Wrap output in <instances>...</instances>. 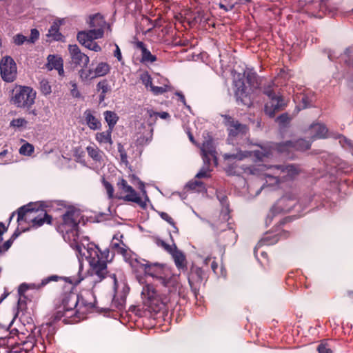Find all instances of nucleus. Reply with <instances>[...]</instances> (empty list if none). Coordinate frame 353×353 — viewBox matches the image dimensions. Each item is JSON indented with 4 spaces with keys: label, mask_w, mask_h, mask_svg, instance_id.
Listing matches in <instances>:
<instances>
[{
    "label": "nucleus",
    "mask_w": 353,
    "mask_h": 353,
    "mask_svg": "<svg viewBox=\"0 0 353 353\" xmlns=\"http://www.w3.org/2000/svg\"><path fill=\"white\" fill-rule=\"evenodd\" d=\"M80 254L88 259L90 269L88 270L89 279L94 284L101 282L106 276L108 271L107 268L109 250L101 252L94 244H89L87 248L77 245Z\"/></svg>",
    "instance_id": "nucleus-1"
},
{
    "label": "nucleus",
    "mask_w": 353,
    "mask_h": 353,
    "mask_svg": "<svg viewBox=\"0 0 353 353\" xmlns=\"http://www.w3.org/2000/svg\"><path fill=\"white\" fill-rule=\"evenodd\" d=\"M274 150L281 153H288L293 151L292 141H288L281 143H268L263 146L258 145L256 149L250 151L237 150L236 152L226 153L223 155L225 159H235L241 161L248 157L254 156L259 160L269 157Z\"/></svg>",
    "instance_id": "nucleus-2"
},
{
    "label": "nucleus",
    "mask_w": 353,
    "mask_h": 353,
    "mask_svg": "<svg viewBox=\"0 0 353 353\" xmlns=\"http://www.w3.org/2000/svg\"><path fill=\"white\" fill-rule=\"evenodd\" d=\"M263 171L267 186H274L281 180H289L299 174L298 168L294 165H261L259 168Z\"/></svg>",
    "instance_id": "nucleus-3"
},
{
    "label": "nucleus",
    "mask_w": 353,
    "mask_h": 353,
    "mask_svg": "<svg viewBox=\"0 0 353 353\" xmlns=\"http://www.w3.org/2000/svg\"><path fill=\"white\" fill-rule=\"evenodd\" d=\"M141 266L146 274L159 281L163 286L169 288L174 285L176 283L174 278L171 276L169 269L163 264L147 261L145 263H141Z\"/></svg>",
    "instance_id": "nucleus-4"
},
{
    "label": "nucleus",
    "mask_w": 353,
    "mask_h": 353,
    "mask_svg": "<svg viewBox=\"0 0 353 353\" xmlns=\"http://www.w3.org/2000/svg\"><path fill=\"white\" fill-rule=\"evenodd\" d=\"M117 187L119 190V194H121V196H119V199H123L125 201L135 203L142 208H145L146 207V201H148V198L143 182L139 181V189L141 190L143 195L145 196V200L141 198L134 188L128 185V182L123 179H121L117 183Z\"/></svg>",
    "instance_id": "nucleus-5"
},
{
    "label": "nucleus",
    "mask_w": 353,
    "mask_h": 353,
    "mask_svg": "<svg viewBox=\"0 0 353 353\" xmlns=\"http://www.w3.org/2000/svg\"><path fill=\"white\" fill-rule=\"evenodd\" d=\"M21 220L31 221L33 225L39 227L45 222L50 223L51 218L43 209L34 210L28 205L19 209L17 221Z\"/></svg>",
    "instance_id": "nucleus-6"
},
{
    "label": "nucleus",
    "mask_w": 353,
    "mask_h": 353,
    "mask_svg": "<svg viewBox=\"0 0 353 353\" xmlns=\"http://www.w3.org/2000/svg\"><path fill=\"white\" fill-rule=\"evenodd\" d=\"M35 98L36 92L32 88L20 86L14 91L12 101L17 107L29 108L34 103Z\"/></svg>",
    "instance_id": "nucleus-7"
},
{
    "label": "nucleus",
    "mask_w": 353,
    "mask_h": 353,
    "mask_svg": "<svg viewBox=\"0 0 353 353\" xmlns=\"http://www.w3.org/2000/svg\"><path fill=\"white\" fill-rule=\"evenodd\" d=\"M81 219L80 211L74 208L69 209L63 216L62 229L66 233H72L74 241H76L75 236L77 234L78 225Z\"/></svg>",
    "instance_id": "nucleus-8"
},
{
    "label": "nucleus",
    "mask_w": 353,
    "mask_h": 353,
    "mask_svg": "<svg viewBox=\"0 0 353 353\" xmlns=\"http://www.w3.org/2000/svg\"><path fill=\"white\" fill-rule=\"evenodd\" d=\"M0 71L2 79L6 82H13L17 77V65L10 57L2 58L0 62Z\"/></svg>",
    "instance_id": "nucleus-9"
},
{
    "label": "nucleus",
    "mask_w": 353,
    "mask_h": 353,
    "mask_svg": "<svg viewBox=\"0 0 353 353\" xmlns=\"http://www.w3.org/2000/svg\"><path fill=\"white\" fill-rule=\"evenodd\" d=\"M223 123L227 127L229 138L228 141H232L236 137H240L245 135L248 132V128L245 125L240 123L229 116H224Z\"/></svg>",
    "instance_id": "nucleus-10"
},
{
    "label": "nucleus",
    "mask_w": 353,
    "mask_h": 353,
    "mask_svg": "<svg viewBox=\"0 0 353 353\" xmlns=\"http://www.w3.org/2000/svg\"><path fill=\"white\" fill-rule=\"evenodd\" d=\"M234 94L237 102L243 105L250 106L252 104L251 97L248 87L244 81L239 78L234 81Z\"/></svg>",
    "instance_id": "nucleus-11"
},
{
    "label": "nucleus",
    "mask_w": 353,
    "mask_h": 353,
    "mask_svg": "<svg viewBox=\"0 0 353 353\" xmlns=\"http://www.w3.org/2000/svg\"><path fill=\"white\" fill-rule=\"evenodd\" d=\"M68 50L73 64L82 68H85L88 65L89 63V57L84 53L81 52L77 45H69Z\"/></svg>",
    "instance_id": "nucleus-12"
},
{
    "label": "nucleus",
    "mask_w": 353,
    "mask_h": 353,
    "mask_svg": "<svg viewBox=\"0 0 353 353\" xmlns=\"http://www.w3.org/2000/svg\"><path fill=\"white\" fill-rule=\"evenodd\" d=\"M153 128L150 125H142L139 128L136 134L137 145H144L149 143L152 139Z\"/></svg>",
    "instance_id": "nucleus-13"
},
{
    "label": "nucleus",
    "mask_w": 353,
    "mask_h": 353,
    "mask_svg": "<svg viewBox=\"0 0 353 353\" xmlns=\"http://www.w3.org/2000/svg\"><path fill=\"white\" fill-rule=\"evenodd\" d=\"M285 103L281 96L277 95L270 99L265 105V112L270 117H273L276 112L281 110Z\"/></svg>",
    "instance_id": "nucleus-14"
},
{
    "label": "nucleus",
    "mask_w": 353,
    "mask_h": 353,
    "mask_svg": "<svg viewBox=\"0 0 353 353\" xmlns=\"http://www.w3.org/2000/svg\"><path fill=\"white\" fill-rule=\"evenodd\" d=\"M201 151L203 153V162L205 163H210V161L213 160L214 163L216 165L217 164L216 152L210 139L205 140L203 143Z\"/></svg>",
    "instance_id": "nucleus-15"
},
{
    "label": "nucleus",
    "mask_w": 353,
    "mask_h": 353,
    "mask_svg": "<svg viewBox=\"0 0 353 353\" xmlns=\"http://www.w3.org/2000/svg\"><path fill=\"white\" fill-rule=\"evenodd\" d=\"M103 36V30H95L91 28L88 31L79 32L77 34V40L81 43H86L90 41L101 38Z\"/></svg>",
    "instance_id": "nucleus-16"
},
{
    "label": "nucleus",
    "mask_w": 353,
    "mask_h": 353,
    "mask_svg": "<svg viewBox=\"0 0 353 353\" xmlns=\"http://www.w3.org/2000/svg\"><path fill=\"white\" fill-rule=\"evenodd\" d=\"M110 71V66L106 63H100L98 64L94 70V74L92 75L91 70H89V74L87 73L84 70H80V77L83 79H87L88 78H94L96 77H102L105 75Z\"/></svg>",
    "instance_id": "nucleus-17"
},
{
    "label": "nucleus",
    "mask_w": 353,
    "mask_h": 353,
    "mask_svg": "<svg viewBox=\"0 0 353 353\" xmlns=\"http://www.w3.org/2000/svg\"><path fill=\"white\" fill-rule=\"evenodd\" d=\"M307 134L312 140L324 139L327 136V129L325 125L320 123H316L310 125L307 130Z\"/></svg>",
    "instance_id": "nucleus-18"
},
{
    "label": "nucleus",
    "mask_w": 353,
    "mask_h": 353,
    "mask_svg": "<svg viewBox=\"0 0 353 353\" xmlns=\"http://www.w3.org/2000/svg\"><path fill=\"white\" fill-rule=\"evenodd\" d=\"M47 68L50 70H57L59 75H62L64 72L62 59L55 55L50 54L48 57Z\"/></svg>",
    "instance_id": "nucleus-19"
},
{
    "label": "nucleus",
    "mask_w": 353,
    "mask_h": 353,
    "mask_svg": "<svg viewBox=\"0 0 353 353\" xmlns=\"http://www.w3.org/2000/svg\"><path fill=\"white\" fill-rule=\"evenodd\" d=\"M85 123L90 129L97 130L101 128V124L100 121L94 117L91 110H87L83 113Z\"/></svg>",
    "instance_id": "nucleus-20"
},
{
    "label": "nucleus",
    "mask_w": 353,
    "mask_h": 353,
    "mask_svg": "<svg viewBox=\"0 0 353 353\" xmlns=\"http://www.w3.org/2000/svg\"><path fill=\"white\" fill-rule=\"evenodd\" d=\"M88 156L100 165L103 162L104 153L96 145H88L86 148Z\"/></svg>",
    "instance_id": "nucleus-21"
},
{
    "label": "nucleus",
    "mask_w": 353,
    "mask_h": 353,
    "mask_svg": "<svg viewBox=\"0 0 353 353\" xmlns=\"http://www.w3.org/2000/svg\"><path fill=\"white\" fill-rule=\"evenodd\" d=\"M90 27L95 30H103L106 27L107 24L103 17L100 14H96L90 17Z\"/></svg>",
    "instance_id": "nucleus-22"
},
{
    "label": "nucleus",
    "mask_w": 353,
    "mask_h": 353,
    "mask_svg": "<svg viewBox=\"0 0 353 353\" xmlns=\"http://www.w3.org/2000/svg\"><path fill=\"white\" fill-rule=\"evenodd\" d=\"M137 47L141 51V61L143 63H153L157 60L156 57L151 54L143 42H137Z\"/></svg>",
    "instance_id": "nucleus-23"
},
{
    "label": "nucleus",
    "mask_w": 353,
    "mask_h": 353,
    "mask_svg": "<svg viewBox=\"0 0 353 353\" xmlns=\"http://www.w3.org/2000/svg\"><path fill=\"white\" fill-rule=\"evenodd\" d=\"M296 201L294 200L290 199L288 196L282 197L276 205L274 208H279L283 212H289L294 206Z\"/></svg>",
    "instance_id": "nucleus-24"
},
{
    "label": "nucleus",
    "mask_w": 353,
    "mask_h": 353,
    "mask_svg": "<svg viewBox=\"0 0 353 353\" xmlns=\"http://www.w3.org/2000/svg\"><path fill=\"white\" fill-rule=\"evenodd\" d=\"M172 251L170 254L172 255L176 266L179 269L185 267V256L183 253L179 250L176 246Z\"/></svg>",
    "instance_id": "nucleus-25"
},
{
    "label": "nucleus",
    "mask_w": 353,
    "mask_h": 353,
    "mask_svg": "<svg viewBox=\"0 0 353 353\" xmlns=\"http://www.w3.org/2000/svg\"><path fill=\"white\" fill-rule=\"evenodd\" d=\"M112 130L108 129L106 131L97 132L95 134V139L99 144L108 143L110 145H112L113 141L112 139Z\"/></svg>",
    "instance_id": "nucleus-26"
},
{
    "label": "nucleus",
    "mask_w": 353,
    "mask_h": 353,
    "mask_svg": "<svg viewBox=\"0 0 353 353\" xmlns=\"http://www.w3.org/2000/svg\"><path fill=\"white\" fill-rule=\"evenodd\" d=\"M141 295L143 299L152 301L157 298V292L152 285H145L143 288Z\"/></svg>",
    "instance_id": "nucleus-27"
},
{
    "label": "nucleus",
    "mask_w": 353,
    "mask_h": 353,
    "mask_svg": "<svg viewBox=\"0 0 353 353\" xmlns=\"http://www.w3.org/2000/svg\"><path fill=\"white\" fill-rule=\"evenodd\" d=\"M47 37L51 38L54 41H59L61 39L62 35L59 32V23L54 22L50 26Z\"/></svg>",
    "instance_id": "nucleus-28"
},
{
    "label": "nucleus",
    "mask_w": 353,
    "mask_h": 353,
    "mask_svg": "<svg viewBox=\"0 0 353 353\" xmlns=\"http://www.w3.org/2000/svg\"><path fill=\"white\" fill-rule=\"evenodd\" d=\"M105 120L108 125V129L113 130L114 125H116L119 117L117 114L112 111H105L104 112Z\"/></svg>",
    "instance_id": "nucleus-29"
},
{
    "label": "nucleus",
    "mask_w": 353,
    "mask_h": 353,
    "mask_svg": "<svg viewBox=\"0 0 353 353\" xmlns=\"http://www.w3.org/2000/svg\"><path fill=\"white\" fill-rule=\"evenodd\" d=\"M185 188L187 189H189L191 190H194L198 192H204L205 190L204 184L202 182H201L196 179L190 181L186 185Z\"/></svg>",
    "instance_id": "nucleus-30"
},
{
    "label": "nucleus",
    "mask_w": 353,
    "mask_h": 353,
    "mask_svg": "<svg viewBox=\"0 0 353 353\" xmlns=\"http://www.w3.org/2000/svg\"><path fill=\"white\" fill-rule=\"evenodd\" d=\"M310 145L311 143L310 141H305L302 139H298L296 141H292L294 150L305 151L310 148Z\"/></svg>",
    "instance_id": "nucleus-31"
},
{
    "label": "nucleus",
    "mask_w": 353,
    "mask_h": 353,
    "mask_svg": "<svg viewBox=\"0 0 353 353\" xmlns=\"http://www.w3.org/2000/svg\"><path fill=\"white\" fill-rule=\"evenodd\" d=\"M154 239L156 244L158 246L161 247L169 254L171 252H172V250L174 249V248L176 247V245L174 243H172V244H168L164 241H163L157 237L154 238Z\"/></svg>",
    "instance_id": "nucleus-32"
},
{
    "label": "nucleus",
    "mask_w": 353,
    "mask_h": 353,
    "mask_svg": "<svg viewBox=\"0 0 353 353\" xmlns=\"http://www.w3.org/2000/svg\"><path fill=\"white\" fill-rule=\"evenodd\" d=\"M40 90L44 95H48L52 92V88L46 79L40 81Z\"/></svg>",
    "instance_id": "nucleus-33"
},
{
    "label": "nucleus",
    "mask_w": 353,
    "mask_h": 353,
    "mask_svg": "<svg viewBox=\"0 0 353 353\" xmlns=\"http://www.w3.org/2000/svg\"><path fill=\"white\" fill-rule=\"evenodd\" d=\"M165 82H168L167 79H164ZM169 86L167 83H163V86H154L151 85L150 90L154 94H163L168 90Z\"/></svg>",
    "instance_id": "nucleus-34"
},
{
    "label": "nucleus",
    "mask_w": 353,
    "mask_h": 353,
    "mask_svg": "<svg viewBox=\"0 0 353 353\" xmlns=\"http://www.w3.org/2000/svg\"><path fill=\"white\" fill-rule=\"evenodd\" d=\"M33 151V146L28 143L23 144L19 149V153L23 155H30Z\"/></svg>",
    "instance_id": "nucleus-35"
},
{
    "label": "nucleus",
    "mask_w": 353,
    "mask_h": 353,
    "mask_svg": "<svg viewBox=\"0 0 353 353\" xmlns=\"http://www.w3.org/2000/svg\"><path fill=\"white\" fill-rule=\"evenodd\" d=\"M141 82L146 87H150L151 88V85H153L152 83V78L148 74V72H143L141 74L140 77Z\"/></svg>",
    "instance_id": "nucleus-36"
},
{
    "label": "nucleus",
    "mask_w": 353,
    "mask_h": 353,
    "mask_svg": "<svg viewBox=\"0 0 353 353\" xmlns=\"http://www.w3.org/2000/svg\"><path fill=\"white\" fill-rule=\"evenodd\" d=\"M27 124V121L23 118L14 119L10 122V126L13 128H20L25 126Z\"/></svg>",
    "instance_id": "nucleus-37"
},
{
    "label": "nucleus",
    "mask_w": 353,
    "mask_h": 353,
    "mask_svg": "<svg viewBox=\"0 0 353 353\" xmlns=\"http://www.w3.org/2000/svg\"><path fill=\"white\" fill-rule=\"evenodd\" d=\"M209 165L210 163H205L204 166L201 168V170L196 174V178L200 179L203 177H208V172H210L209 170Z\"/></svg>",
    "instance_id": "nucleus-38"
},
{
    "label": "nucleus",
    "mask_w": 353,
    "mask_h": 353,
    "mask_svg": "<svg viewBox=\"0 0 353 353\" xmlns=\"http://www.w3.org/2000/svg\"><path fill=\"white\" fill-rule=\"evenodd\" d=\"M12 39H13V42L14 43V44H16L17 46H21V45L23 44L26 41L28 42L27 37L21 34H17L14 35Z\"/></svg>",
    "instance_id": "nucleus-39"
},
{
    "label": "nucleus",
    "mask_w": 353,
    "mask_h": 353,
    "mask_svg": "<svg viewBox=\"0 0 353 353\" xmlns=\"http://www.w3.org/2000/svg\"><path fill=\"white\" fill-rule=\"evenodd\" d=\"M319 353H333L332 350L329 347L326 343H321L317 347Z\"/></svg>",
    "instance_id": "nucleus-40"
},
{
    "label": "nucleus",
    "mask_w": 353,
    "mask_h": 353,
    "mask_svg": "<svg viewBox=\"0 0 353 353\" xmlns=\"http://www.w3.org/2000/svg\"><path fill=\"white\" fill-rule=\"evenodd\" d=\"M59 279V277L57 275H52L50 276L45 278L41 281V283L39 284L37 288H40L44 285H46L50 281H57Z\"/></svg>",
    "instance_id": "nucleus-41"
},
{
    "label": "nucleus",
    "mask_w": 353,
    "mask_h": 353,
    "mask_svg": "<svg viewBox=\"0 0 353 353\" xmlns=\"http://www.w3.org/2000/svg\"><path fill=\"white\" fill-rule=\"evenodd\" d=\"M273 85H274V83L270 82L268 83V85L266 87L264 88L263 92L265 94H266L269 97L270 99L277 96V94H275L272 90V88Z\"/></svg>",
    "instance_id": "nucleus-42"
},
{
    "label": "nucleus",
    "mask_w": 353,
    "mask_h": 353,
    "mask_svg": "<svg viewBox=\"0 0 353 353\" xmlns=\"http://www.w3.org/2000/svg\"><path fill=\"white\" fill-rule=\"evenodd\" d=\"M85 47L88 48V49L93 50L94 52H99L101 50V47L94 41H90L86 43H81Z\"/></svg>",
    "instance_id": "nucleus-43"
},
{
    "label": "nucleus",
    "mask_w": 353,
    "mask_h": 353,
    "mask_svg": "<svg viewBox=\"0 0 353 353\" xmlns=\"http://www.w3.org/2000/svg\"><path fill=\"white\" fill-rule=\"evenodd\" d=\"M104 187L106 190L107 194L108 195V197L110 199L113 198V194H114V188L113 186L108 181H103Z\"/></svg>",
    "instance_id": "nucleus-44"
},
{
    "label": "nucleus",
    "mask_w": 353,
    "mask_h": 353,
    "mask_svg": "<svg viewBox=\"0 0 353 353\" xmlns=\"http://www.w3.org/2000/svg\"><path fill=\"white\" fill-rule=\"evenodd\" d=\"M39 32L36 29H32L31 30V34L30 39H28V43H33L39 39Z\"/></svg>",
    "instance_id": "nucleus-45"
},
{
    "label": "nucleus",
    "mask_w": 353,
    "mask_h": 353,
    "mask_svg": "<svg viewBox=\"0 0 353 353\" xmlns=\"http://www.w3.org/2000/svg\"><path fill=\"white\" fill-rule=\"evenodd\" d=\"M34 284L28 285L26 283H23L19 288V294L22 295L28 288H34Z\"/></svg>",
    "instance_id": "nucleus-46"
},
{
    "label": "nucleus",
    "mask_w": 353,
    "mask_h": 353,
    "mask_svg": "<svg viewBox=\"0 0 353 353\" xmlns=\"http://www.w3.org/2000/svg\"><path fill=\"white\" fill-rule=\"evenodd\" d=\"M161 216L163 219L165 220L166 221H168L169 223H170L171 225H173L174 230H176V232H177V228L174 225V223L173 222V220L167 214V213H165V212H163L161 213Z\"/></svg>",
    "instance_id": "nucleus-47"
},
{
    "label": "nucleus",
    "mask_w": 353,
    "mask_h": 353,
    "mask_svg": "<svg viewBox=\"0 0 353 353\" xmlns=\"http://www.w3.org/2000/svg\"><path fill=\"white\" fill-rule=\"evenodd\" d=\"M115 46H116V50L114 52V55L118 59V61H120L122 60L121 52V50H120L119 46L117 44L115 45Z\"/></svg>",
    "instance_id": "nucleus-48"
},
{
    "label": "nucleus",
    "mask_w": 353,
    "mask_h": 353,
    "mask_svg": "<svg viewBox=\"0 0 353 353\" xmlns=\"http://www.w3.org/2000/svg\"><path fill=\"white\" fill-rule=\"evenodd\" d=\"M343 141L344 142V143H345L347 146L350 147V148H353V142L350 140H347L346 138L345 137H343L341 138V139L340 140V142L342 143Z\"/></svg>",
    "instance_id": "nucleus-49"
},
{
    "label": "nucleus",
    "mask_w": 353,
    "mask_h": 353,
    "mask_svg": "<svg viewBox=\"0 0 353 353\" xmlns=\"http://www.w3.org/2000/svg\"><path fill=\"white\" fill-rule=\"evenodd\" d=\"M72 89L71 90V92H72V94L74 96V97H79V91L77 90V85L75 83H72Z\"/></svg>",
    "instance_id": "nucleus-50"
},
{
    "label": "nucleus",
    "mask_w": 353,
    "mask_h": 353,
    "mask_svg": "<svg viewBox=\"0 0 353 353\" xmlns=\"http://www.w3.org/2000/svg\"><path fill=\"white\" fill-rule=\"evenodd\" d=\"M154 114H157L161 119H165L167 118H168L170 117L169 114L168 112H160V113H154L153 112Z\"/></svg>",
    "instance_id": "nucleus-51"
},
{
    "label": "nucleus",
    "mask_w": 353,
    "mask_h": 353,
    "mask_svg": "<svg viewBox=\"0 0 353 353\" xmlns=\"http://www.w3.org/2000/svg\"><path fill=\"white\" fill-rule=\"evenodd\" d=\"M114 246L118 247V250H117L118 253H120V254H121L123 255L125 254V252H126V250L125 249H124L123 248L119 247V245L117 244V243L114 244Z\"/></svg>",
    "instance_id": "nucleus-52"
},
{
    "label": "nucleus",
    "mask_w": 353,
    "mask_h": 353,
    "mask_svg": "<svg viewBox=\"0 0 353 353\" xmlns=\"http://www.w3.org/2000/svg\"><path fill=\"white\" fill-rule=\"evenodd\" d=\"M219 8H221V9H223V10H225V11L231 10L232 9V8H233V6H230L228 8L226 6H225V5L222 4V3H219Z\"/></svg>",
    "instance_id": "nucleus-53"
},
{
    "label": "nucleus",
    "mask_w": 353,
    "mask_h": 353,
    "mask_svg": "<svg viewBox=\"0 0 353 353\" xmlns=\"http://www.w3.org/2000/svg\"><path fill=\"white\" fill-rule=\"evenodd\" d=\"M288 117L285 114H282L277 118V120L281 123H284L287 120Z\"/></svg>",
    "instance_id": "nucleus-54"
},
{
    "label": "nucleus",
    "mask_w": 353,
    "mask_h": 353,
    "mask_svg": "<svg viewBox=\"0 0 353 353\" xmlns=\"http://www.w3.org/2000/svg\"><path fill=\"white\" fill-rule=\"evenodd\" d=\"M351 53V50L350 49H346L345 52H344V54H343V59H344V61L345 62H347V60L346 59V57H348L350 56V54Z\"/></svg>",
    "instance_id": "nucleus-55"
},
{
    "label": "nucleus",
    "mask_w": 353,
    "mask_h": 353,
    "mask_svg": "<svg viewBox=\"0 0 353 353\" xmlns=\"http://www.w3.org/2000/svg\"><path fill=\"white\" fill-rule=\"evenodd\" d=\"M301 101H302V102L303 103V108H307L308 106V104H307V97H303Z\"/></svg>",
    "instance_id": "nucleus-56"
},
{
    "label": "nucleus",
    "mask_w": 353,
    "mask_h": 353,
    "mask_svg": "<svg viewBox=\"0 0 353 353\" xmlns=\"http://www.w3.org/2000/svg\"><path fill=\"white\" fill-rule=\"evenodd\" d=\"M218 267V265L217 263L215 262V261H213L211 264V268H212V270L215 272L216 268Z\"/></svg>",
    "instance_id": "nucleus-57"
},
{
    "label": "nucleus",
    "mask_w": 353,
    "mask_h": 353,
    "mask_svg": "<svg viewBox=\"0 0 353 353\" xmlns=\"http://www.w3.org/2000/svg\"><path fill=\"white\" fill-rule=\"evenodd\" d=\"M176 94L179 97L181 101H182L185 104V101L184 96L182 94L179 93V92H177Z\"/></svg>",
    "instance_id": "nucleus-58"
},
{
    "label": "nucleus",
    "mask_w": 353,
    "mask_h": 353,
    "mask_svg": "<svg viewBox=\"0 0 353 353\" xmlns=\"http://www.w3.org/2000/svg\"><path fill=\"white\" fill-rule=\"evenodd\" d=\"M255 78L254 74L248 75L247 77V81L248 83H250L252 79Z\"/></svg>",
    "instance_id": "nucleus-59"
},
{
    "label": "nucleus",
    "mask_w": 353,
    "mask_h": 353,
    "mask_svg": "<svg viewBox=\"0 0 353 353\" xmlns=\"http://www.w3.org/2000/svg\"><path fill=\"white\" fill-rule=\"evenodd\" d=\"M74 306L76 307L79 305V297L78 296H76L74 297Z\"/></svg>",
    "instance_id": "nucleus-60"
},
{
    "label": "nucleus",
    "mask_w": 353,
    "mask_h": 353,
    "mask_svg": "<svg viewBox=\"0 0 353 353\" xmlns=\"http://www.w3.org/2000/svg\"><path fill=\"white\" fill-rule=\"evenodd\" d=\"M112 277L113 279V282H114V288H117V281L115 274H112Z\"/></svg>",
    "instance_id": "nucleus-61"
},
{
    "label": "nucleus",
    "mask_w": 353,
    "mask_h": 353,
    "mask_svg": "<svg viewBox=\"0 0 353 353\" xmlns=\"http://www.w3.org/2000/svg\"><path fill=\"white\" fill-rule=\"evenodd\" d=\"M8 153V150H5L2 152H0V157H5Z\"/></svg>",
    "instance_id": "nucleus-62"
},
{
    "label": "nucleus",
    "mask_w": 353,
    "mask_h": 353,
    "mask_svg": "<svg viewBox=\"0 0 353 353\" xmlns=\"http://www.w3.org/2000/svg\"><path fill=\"white\" fill-rule=\"evenodd\" d=\"M277 241H278V238H277V237H275V239H274V240H273V241H271V242H267V244H268V245H269V244H273V243H276Z\"/></svg>",
    "instance_id": "nucleus-63"
},
{
    "label": "nucleus",
    "mask_w": 353,
    "mask_h": 353,
    "mask_svg": "<svg viewBox=\"0 0 353 353\" xmlns=\"http://www.w3.org/2000/svg\"><path fill=\"white\" fill-rule=\"evenodd\" d=\"M210 261V257H207V258H205V259H204V261H203V262H204V263H205V265H208V263H209V261Z\"/></svg>",
    "instance_id": "nucleus-64"
}]
</instances>
